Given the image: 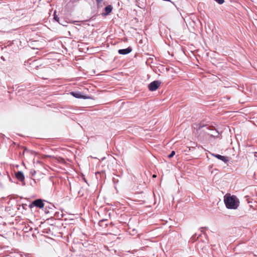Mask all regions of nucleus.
<instances>
[{
  "mask_svg": "<svg viewBox=\"0 0 257 257\" xmlns=\"http://www.w3.org/2000/svg\"><path fill=\"white\" fill-rule=\"evenodd\" d=\"M156 176L155 175H154L153 177H155Z\"/></svg>",
  "mask_w": 257,
  "mask_h": 257,
  "instance_id": "18",
  "label": "nucleus"
},
{
  "mask_svg": "<svg viewBox=\"0 0 257 257\" xmlns=\"http://www.w3.org/2000/svg\"><path fill=\"white\" fill-rule=\"evenodd\" d=\"M34 206L41 209L43 208L44 206L43 200L41 199H36L29 205L30 208H32Z\"/></svg>",
  "mask_w": 257,
  "mask_h": 257,
  "instance_id": "3",
  "label": "nucleus"
},
{
  "mask_svg": "<svg viewBox=\"0 0 257 257\" xmlns=\"http://www.w3.org/2000/svg\"><path fill=\"white\" fill-rule=\"evenodd\" d=\"M103 0H96L97 5L98 7L102 6V3Z\"/></svg>",
  "mask_w": 257,
  "mask_h": 257,
  "instance_id": "10",
  "label": "nucleus"
},
{
  "mask_svg": "<svg viewBox=\"0 0 257 257\" xmlns=\"http://www.w3.org/2000/svg\"><path fill=\"white\" fill-rule=\"evenodd\" d=\"M197 125L198 130H201L202 128L205 127L203 131L211 137H217L219 135V132L213 126H209L207 124H204L203 122H200Z\"/></svg>",
  "mask_w": 257,
  "mask_h": 257,
  "instance_id": "2",
  "label": "nucleus"
},
{
  "mask_svg": "<svg viewBox=\"0 0 257 257\" xmlns=\"http://www.w3.org/2000/svg\"><path fill=\"white\" fill-rule=\"evenodd\" d=\"M106 220V219H102V220H100L98 223L99 225L101 226H102V222Z\"/></svg>",
  "mask_w": 257,
  "mask_h": 257,
  "instance_id": "13",
  "label": "nucleus"
},
{
  "mask_svg": "<svg viewBox=\"0 0 257 257\" xmlns=\"http://www.w3.org/2000/svg\"><path fill=\"white\" fill-rule=\"evenodd\" d=\"M175 155V152L174 151H172L171 154L168 156L169 158H172Z\"/></svg>",
  "mask_w": 257,
  "mask_h": 257,
  "instance_id": "11",
  "label": "nucleus"
},
{
  "mask_svg": "<svg viewBox=\"0 0 257 257\" xmlns=\"http://www.w3.org/2000/svg\"><path fill=\"white\" fill-rule=\"evenodd\" d=\"M200 231H201V232H203V229H204V228H203V227H201V228H200Z\"/></svg>",
  "mask_w": 257,
  "mask_h": 257,
  "instance_id": "17",
  "label": "nucleus"
},
{
  "mask_svg": "<svg viewBox=\"0 0 257 257\" xmlns=\"http://www.w3.org/2000/svg\"><path fill=\"white\" fill-rule=\"evenodd\" d=\"M161 82L159 80H156L152 82L148 85L149 90L154 91L156 90L160 86Z\"/></svg>",
  "mask_w": 257,
  "mask_h": 257,
  "instance_id": "4",
  "label": "nucleus"
},
{
  "mask_svg": "<svg viewBox=\"0 0 257 257\" xmlns=\"http://www.w3.org/2000/svg\"><path fill=\"white\" fill-rule=\"evenodd\" d=\"M196 234H194L193 236H192V240L195 239L196 238Z\"/></svg>",
  "mask_w": 257,
  "mask_h": 257,
  "instance_id": "15",
  "label": "nucleus"
},
{
  "mask_svg": "<svg viewBox=\"0 0 257 257\" xmlns=\"http://www.w3.org/2000/svg\"><path fill=\"white\" fill-rule=\"evenodd\" d=\"M211 155L225 163L229 161V159L227 157L223 156L219 154H211Z\"/></svg>",
  "mask_w": 257,
  "mask_h": 257,
  "instance_id": "6",
  "label": "nucleus"
},
{
  "mask_svg": "<svg viewBox=\"0 0 257 257\" xmlns=\"http://www.w3.org/2000/svg\"><path fill=\"white\" fill-rule=\"evenodd\" d=\"M224 201L226 207L228 209H235L239 205V201L237 198L234 195L228 196L226 195L224 197Z\"/></svg>",
  "mask_w": 257,
  "mask_h": 257,
  "instance_id": "1",
  "label": "nucleus"
},
{
  "mask_svg": "<svg viewBox=\"0 0 257 257\" xmlns=\"http://www.w3.org/2000/svg\"><path fill=\"white\" fill-rule=\"evenodd\" d=\"M70 94L74 97L77 98H83V99H87L89 97L86 96L82 95L80 92H74L72 91L70 92Z\"/></svg>",
  "mask_w": 257,
  "mask_h": 257,
  "instance_id": "7",
  "label": "nucleus"
},
{
  "mask_svg": "<svg viewBox=\"0 0 257 257\" xmlns=\"http://www.w3.org/2000/svg\"><path fill=\"white\" fill-rule=\"evenodd\" d=\"M31 173L32 175H34L36 173V171L34 170L33 171H31Z\"/></svg>",
  "mask_w": 257,
  "mask_h": 257,
  "instance_id": "16",
  "label": "nucleus"
},
{
  "mask_svg": "<svg viewBox=\"0 0 257 257\" xmlns=\"http://www.w3.org/2000/svg\"><path fill=\"white\" fill-rule=\"evenodd\" d=\"M15 176L18 180L21 181L23 183V185H25V176L22 171H18L17 172H16Z\"/></svg>",
  "mask_w": 257,
  "mask_h": 257,
  "instance_id": "5",
  "label": "nucleus"
},
{
  "mask_svg": "<svg viewBox=\"0 0 257 257\" xmlns=\"http://www.w3.org/2000/svg\"><path fill=\"white\" fill-rule=\"evenodd\" d=\"M54 19L56 21H58V22L59 21H58L59 18H58L57 16H55V15H54Z\"/></svg>",
  "mask_w": 257,
  "mask_h": 257,
  "instance_id": "14",
  "label": "nucleus"
},
{
  "mask_svg": "<svg viewBox=\"0 0 257 257\" xmlns=\"http://www.w3.org/2000/svg\"><path fill=\"white\" fill-rule=\"evenodd\" d=\"M216 3H217L219 5H221L223 4L224 2V0H214Z\"/></svg>",
  "mask_w": 257,
  "mask_h": 257,
  "instance_id": "12",
  "label": "nucleus"
},
{
  "mask_svg": "<svg viewBox=\"0 0 257 257\" xmlns=\"http://www.w3.org/2000/svg\"><path fill=\"white\" fill-rule=\"evenodd\" d=\"M132 51V48L131 47H128L126 49H119L118 51V53L120 55H126Z\"/></svg>",
  "mask_w": 257,
  "mask_h": 257,
  "instance_id": "8",
  "label": "nucleus"
},
{
  "mask_svg": "<svg viewBox=\"0 0 257 257\" xmlns=\"http://www.w3.org/2000/svg\"><path fill=\"white\" fill-rule=\"evenodd\" d=\"M112 10V7L111 5H108L106 6L104 9V12H103L102 15L103 16H107L109 15Z\"/></svg>",
  "mask_w": 257,
  "mask_h": 257,
  "instance_id": "9",
  "label": "nucleus"
}]
</instances>
